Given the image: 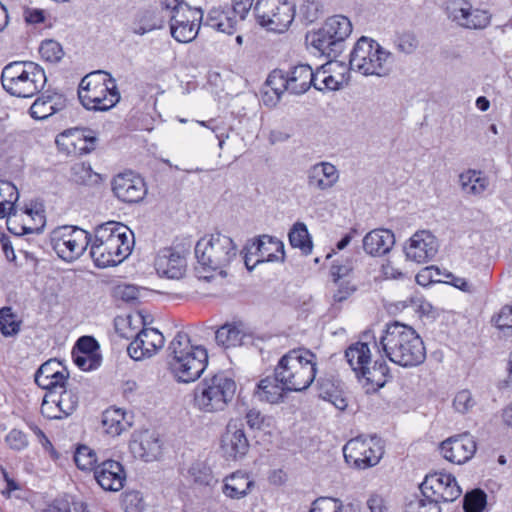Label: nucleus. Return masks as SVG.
<instances>
[{
	"label": "nucleus",
	"mask_w": 512,
	"mask_h": 512,
	"mask_svg": "<svg viewBox=\"0 0 512 512\" xmlns=\"http://www.w3.org/2000/svg\"><path fill=\"white\" fill-rule=\"evenodd\" d=\"M379 346L391 362L403 368L417 367L426 359L424 342L416 330L397 321L386 324Z\"/></svg>",
	"instance_id": "obj_1"
},
{
	"label": "nucleus",
	"mask_w": 512,
	"mask_h": 512,
	"mask_svg": "<svg viewBox=\"0 0 512 512\" xmlns=\"http://www.w3.org/2000/svg\"><path fill=\"white\" fill-rule=\"evenodd\" d=\"M126 225L109 221L98 225L91 235L90 256L99 268L121 263L131 251V240Z\"/></svg>",
	"instance_id": "obj_2"
},
{
	"label": "nucleus",
	"mask_w": 512,
	"mask_h": 512,
	"mask_svg": "<svg viewBox=\"0 0 512 512\" xmlns=\"http://www.w3.org/2000/svg\"><path fill=\"white\" fill-rule=\"evenodd\" d=\"M168 370L180 383H191L201 377L208 365L207 350L193 345L189 335L177 332L168 346Z\"/></svg>",
	"instance_id": "obj_3"
},
{
	"label": "nucleus",
	"mask_w": 512,
	"mask_h": 512,
	"mask_svg": "<svg viewBox=\"0 0 512 512\" xmlns=\"http://www.w3.org/2000/svg\"><path fill=\"white\" fill-rule=\"evenodd\" d=\"M370 344L381 351L379 339L377 340L371 330H367L362 333L359 341L345 350V358L356 376L370 386L368 390L377 391L391 377L390 369L383 358L375 360L371 365Z\"/></svg>",
	"instance_id": "obj_4"
},
{
	"label": "nucleus",
	"mask_w": 512,
	"mask_h": 512,
	"mask_svg": "<svg viewBox=\"0 0 512 512\" xmlns=\"http://www.w3.org/2000/svg\"><path fill=\"white\" fill-rule=\"evenodd\" d=\"M274 369L276 379L287 391L302 392L315 380L317 356L307 348H294L279 359Z\"/></svg>",
	"instance_id": "obj_5"
},
{
	"label": "nucleus",
	"mask_w": 512,
	"mask_h": 512,
	"mask_svg": "<svg viewBox=\"0 0 512 512\" xmlns=\"http://www.w3.org/2000/svg\"><path fill=\"white\" fill-rule=\"evenodd\" d=\"M1 84L12 96L30 98L44 88L46 75L43 68L34 62L15 61L3 68Z\"/></svg>",
	"instance_id": "obj_6"
},
{
	"label": "nucleus",
	"mask_w": 512,
	"mask_h": 512,
	"mask_svg": "<svg viewBox=\"0 0 512 512\" xmlns=\"http://www.w3.org/2000/svg\"><path fill=\"white\" fill-rule=\"evenodd\" d=\"M236 382L225 372L203 378L195 387L193 404L202 412L215 413L225 410L236 393Z\"/></svg>",
	"instance_id": "obj_7"
},
{
	"label": "nucleus",
	"mask_w": 512,
	"mask_h": 512,
	"mask_svg": "<svg viewBox=\"0 0 512 512\" xmlns=\"http://www.w3.org/2000/svg\"><path fill=\"white\" fill-rule=\"evenodd\" d=\"M78 98L87 110L108 111L120 100L117 84L105 71H94L84 76L79 84Z\"/></svg>",
	"instance_id": "obj_8"
},
{
	"label": "nucleus",
	"mask_w": 512,
	"mask_h": 512,
	"mask_svg": "<svg viewBox=\"0 0 512 512\" xmlns=\"http://www.w3.org/2000/svg\"><path fill=\"white\" fill-rule=\"evenodd\" d=\"M238 248L233 239L221 233L206 235L195 245V256L204 269L226 275L225 268L236 258Z\"/></svg>",
	"instance_id": "obj_9"
},
{
	"label": "nucleus",
	"mask_w": 512,
	"mask_h": 512,
	"mask_svg": "<svg viewBox=\"0 0 512 512\" xmlns=\"http://www.w3.org/2000/svg\"><path fill=\"white\" fill-rule=\"evenodd\" d=\"M349 64L363 75L383 77L391 70V53L375 40L362 36L350 53Z\"/></svg>",
	"instance_id": "obj_10"
},
{
	"label": "nucleus",
	"mask_w": 512,
	"mask_h": 512,
	"mask_svg": "<svg viewBox=\"0 0 512 512\" xmlns=\"http://www.w3.org/2000/svg\"><path fill=\"white\" fill-rule=\"evenodd\" d=\"M351 32L350 20L343 15H334L311 35V45L322 55L335 59L342 53L343 43Z\"/></svg>",
	"instance_id": "obj_11"
},
{
	"label": "nucleus",
	"mask_w": 512,
	"mask_h": 512,
	"mask_svg": "<svg viewBox=\"0 0 512 512\" xmlns=\"http://www.w3.org/2000/svg\"><path fill=\"white\" fill-rule=\"evenodd\" d=\"M50 245L66 262L80 258L91 242V234L78 226H58L50 233Z\"/></svg>",
	"instance_id": "obj_12"
},
{
	"label": "nucleus",
	"mask_w": 512,
	"mask_h": 512,
	"mask_svg": "<svg viewBox=\"0 0 512 512\" xmlns=\"http://www.w3.org/2000/svg\"><path fill=\"white\" fill-rule=\"evenodd\" d=\"M254 13L261 26L282 33L295 17V5L287 0H257Z\"/></svg>",
	"instance_id": "obj_13"
},
{
	"label": "nucleus",
	"mask_w": 512,
	"mask_h": 512,
	"mask_svg": "<svg viewBox=\"0 0 512 512\" xmlns=\"http://www.w3.org/2000/svg\"><path fill=\"white\" fill-rule=\"evenodd\" d=\"M384 454L383 446L376 438L361 436L350 439L343 447L345 461L354 468L367 469L379 463Z\"/></svg>",
	"instance_id": "obj_14"
},
{
	"label": "nucleus",
	"mask_w": 512,
	"mask_h": 512,
	"mask_svg": "<svg viewBox=\"0 0 512 512\" xmlns=\"http://www.w3.org/2000/svg\"><path fill=\"white\" fill-rule=\"evenodd\" d=\"M422 496L439 503L453 502L460 497L462 490L451 474L435 472L427 475L420 484Z\"/></svg>",
	"instance_id": "obj_15"
},
{
	"label": "nucleus",
	"mask_w": 512,
	"mask_h": 512,
	"mask_svg": "<svg viewBox=\"0 0 512 512\" xmlns=\"http://www.w3.org/2000/svg\"><path fill=\"white\" fill-rule=\"evenodd\" d=\"M111 189L119 201L128 204L141 202L147 194L144 179L131 170L115 175L111 180Z\"/></svg>",
	"instance_id": "obj_16"
},
{
	"label": "nucleus",
	"mask_w": 512,
	"mask_h": 512,
	"mask_svg": "<svg viewBox=\"0 0 512 512\" xmlns=\"http://www.w3.org/2000/svg\"><path fill=\"white\" fill-rule=\"evenodd\" d=\"M78 396L72 389L46 392L42 404L41 414L50 420L63 419L70 416L78 406Z\"/></svg>",
	"instance_id": "obj_17"
},
{
	"label": "nucleus",
	"mask_w": 512,
	"mask_h": 512,
	"mask_svg": "<svg viewBox=\"0 0 512 512\" xmlns=\"http://www.w3.org/2000/svg\"><path fill=\"white\" fill-rule=\"evenodd\" d=\"M476 451V440L468 432L451 436L440 444V452L443 457L447 461L457 465L468 462Z\"/></svg>",
	"instance_id": "obj_18"
},
{
	"label": "nucleus",
	"mask_w": 512,
	"mask_h": 512,
	"mask_svg": "<svg viewBox=\"0 0 512 512\" xmlns=\"http://www.w3.org/2000/svg\"><path fill=\"white\" fill-rule=\"evenodd\" d=\"M96 137L87 129L65 130L56 137L59 150L67 155L81 156L92 152L96 147Z\"/></svg>",
	"instance_id": "obj_19"
},
{
	"label": "nucleus",
	"mask_w": 512,
	"mask_h": 512,
	"mask_svg": "<svg viewBox=\"0 0 512 512\" xmlns=\"http://www.w3.org/2000/svg\"><path fill=\"white\" fill-rule=\"evenodd\" d=\"M406 258L418 264L432 260L438 252V242L429 231L414 233L404 246Z\"/></svg>",
	"instance_id": "obj_20"
},
{
	"label": "nucleus",
	"mask_w": 512,
	"mask_h": 512,
	"mask_svg": "<svg viewBox=\"0 0 512 512\" xmlns=\"http://www.w3.org/2000/svg\"><path fill=\"white\" fill-rule=\"evenodd\" d=\"M5 217L7 229L16 236L29 233L38 234L45 225V216L41 212H33L32 209H25L19 213L14 206V210H9V214Z\"/></svg>",
	"instance_id": "obj_21"
},
{
	"label": "nucleus",
	"mask_w": 512,
	"mask_h": 512,
	"mask_svg": "<svg viewBox=\"0 0 512 512\" xmlns=\"http://www.w3.org/2000/svg\"><path fill=\"white\" fill-rule=\"evenodd\" d=\"M249 447V440L243 424L234 420L229 421L221 438V449L224 456L231 460L241 459L247 454Z\"/></svg>",
	"instance_id": "obj_22"
},
{
	"label": "nucleus",
	"mask_w": 512,
	"mask_h": 512,
	"mask_svg": "<svg viewBox=\"0 0 512 512\" xmlns=\"http://www.w3.org/2000/svg\"><path fill=\"white\" fill-rule=\"evenodd\" d=\"M164 345V336L157 329L143 328L127 347L129 356L134 360H142L154 355Z\"/></svg>",
	"instance_id": "obj_23"
},
{
	"label": "nucleus",
	"mask_w": 512,
	"mask_h": 512,
	"mask_svg": "<svg viewBox=\"0 0 512 512\" xmlns=\"http://www.w3.org/2000/svg\"><path fill=\"white\" fill-rule=\"evenodd\" d=\"M94 478L103 490L117 492L124 487L126 472L119 461L107 459L94 467Z\"/></svg>",
	"instance_id": "obj_24"
},
{
	"label": "nucleus",
	"mask_w": 512,
	"mask_h": 512,
	"mask_svg": "<svg viewBox=\"0 0 512 512\" xmlns=\"http://www.w3.org/2000/svg\"><path fill=\"white\" fill-rule=\"evenodd\" d=\"M69 373L61 362L50 359L43 363L35 373V383L47 392L65 387Z\"/></svg>",
	"instance_id": "obj_25"
},
{
	"label": "nucleus",
	"mask_w": 512,
	"mask_h": 512,
	"mask_svg": "<svg viewBox=\"0 0 512 512\" xmlns=\"http://www.w3.org/2000/svg\"><path fill=\"white\" fill-rule=\"evenodd\" d=\"M157 273L169 279H180L187 268L185 256L172 247L161 249L154 262Z\"/></svg>",
	"instance_id": "obj_26"
},
{
	"label": "nucleus",
	"mask_w": 512,
	"mask_h": 512,
	"mask_svg": "<svg viewBox=\"0 0 512 512\" xmlns=\"http://www.w3.org/2000/svg\"><path fill=\"white\" fill-rule=\"evenodd\" d=\"M251 255L257 256L255 263L284 261V244L278 238L262 235L254 239L246 247Z\"/></svg>",
	"instance_id": "obj_27"
},
{
	"label": "nucleus",
	"mask_w": 512,
	"mask_h": 512,
	"mask_svg": "<svg viewBox=\"0 0 512 512\" xmlns=\"http://www.w3.org/2000/svg\"><path fill=\"white\" fill-rule=\"evenodd\" d=\"M129 449L135 458L150 462L160 454L161 442L155 432L144 430L133 434Z\"/></svg>",
	"instance_id": "obj_28"
},
{
	"label": "nucleus",
	"mask_w": 512,
	"mask_h": 512,
	"mask_svg": "<svg viewBox=\"0 0 512 512\" xmlns=\"http://www.w3.org/2000/svg\"><path fill=\"white\" fill-rule=\"evenodd\" d=\"M255 487V481L245 471H235L223 480L222 493L230 499L239 500L249 495Z\"/></svg>",
	"instance_id": "obj_29"
},
{
	"label": "nucleus",
	"mask_w": 512,
	"mask_h": 512,
	"mask_svg": "<svg viewBox=\"0 0 512 512\" xmlns=\"http://www.w3.org/2000/svg\"><path fill=\"white\" fill-rule=\"evenodd\" d=\"M161 5L168 13L170 27L188 22H198L203 16L201 9L191 8L183 0H162Z\"/></svg>",
	"instance_id": "obj_30"
},
{
	"label": "nucleus",
	"mask_w": 512,
	"mask_h": 512,
	"mask_svg": "<svg viewBox=\"0 0 512 512\" xmlns=\"http://www.w3.org/2000/svg\"><path fill=\"white\" fill-rule=\"evenodd\" d=\"M395 243L392 231L388 229H374L363 238L364 251L372 256H382L388 253Z\"/></svg>",
	"instance_id": "obj_31"
},
{
	"label": "nucleus",
	"mask_w": 512,
	"mask_h": 512,
	"mask_svg": "<svg viewBox=\"0 0 512 512\" xmlns=\"http://www.w3.org/2000/svg\"><path fill=\"white\" fill-rule=\"evenodd\" d=\"M288 78V92L300 95L305 93L311 86H314V71L307 64H298L286 71Z\"/></svg>",
	"instance_id": "obj_32"
},
{
	"label": "nucleus",
	"mask_w": 512,
	"mask_h": 512,
	"mask_svg": "<svg viewBox=\"0 0 512 512\" xmlns=\"http://www.w3.org/2000/svg\"><path fill=\"white\" fill-rule=\"evenodd\" d=\"M462 192L469 196L482 197L488 190L489 177L481 170L467 169L459 175Z\"/></svg>",
	"instance_id": "obj_33"
},
{
	"label": "nucleus",
	"mask_w": 512,
	"mask_h": 512,
	"mask_svg": "<svg viewBox=\"0 0 512 512\" xmlns=\"http://www.w3.org/2000/svg\"><path fill=\"white\" fill-rule=\"evenodd\" d=\"M318 396L330 402L335 408L344 411L348 406V400L340 383L332 378L321 377L317 380Z\"/></svg>",
	"instance_id": "obj_34"
},
{
	"label": "nucleus",
	"mask_w": 512,
	"mask_h": 512,
	"mask_svg": "<svg viewBox=\"0 0 512 512\" xmlns=\"http://www.w3.org/2000/svg\"><path fill=\"white\" fill-rule=\"evenodd\" d=\"M339 179L336 167L329 162H321L311 167L308 174V184L319 190L333 187Z\"/></svg>",
	"instance_id": "obj_35"
},
{
	"label": "nucleus",
	"mask_w": 512,
	"mask_h": 512,
	"mask_svg": "<svg viewBox=\"0 0 512 512\" xmlns=\"http://www.w3.org/2000/svg\"><path fill=\"white\" fill-rule=\"evenodd\" d=\"M241 20L231 9L212 8L206 17L205 24L217 31L232 35L237 31Z\"/></svg>",
	"instance_id": "obj_36"
},
{
	"label": "nucleus",
	"mask_w": 512,
	"mask_h": 512,
	"mask_svg": "<svg viewBox=\"0 0 512 512\" xmlns=\"http://www.w3.org/2000/svg\"><path fill=\"white\" fill-rule=\"evenodd\" d=\"M65 107V98L59 93L41 95L30 107V115L34 119H47Z\"/></svg>",
	"instance_id": "obj_37"
},
{
	"label": "nucleus",
	"mask_w": 512,
	"mask_h": 512,
	"mask_svg": "<svg viewBox=\"0 0 512 512\" xmlns=\"http://www.w3.org/2000/svg\"><path fill=\"white\" fill-rule=\"evenodd\" d=\"M288 392L285 385L276 379L274 372L273 376H267L258 382L254 395L262 402L277 404L284 400Z\"/></svg>",
	"instance_id": "obj_38"
},
{
	"label": "nucleus",
	"mask_w": 512,
	"mask_h": 512,
	"mask_svg": "<svg viewBox=\"0 0 512 512\" xmlns=\"http://www.w3.org/2000/svg\"><path fill=\"white\" fill-rule=\"evenodd\" d=\"M250 335L246 334L239 326L235 324H225L215 333V340L218 345L224 348L236 347L245 344V339Z\"/></svg>",
	"instance_id": "obj_39"
},
{
	"label": "nucleus",
	"mask_w": 512,
	"mask_h": 512,
	"mask_svg": "<svg viewBox=\"0 0 512 512\" xmlns=\"http://www.w3.org/2000/svg\"><path fill=\"white\" fill-rule=\"evenodd\" d=\"M102 426L106 434L115 437L125 430V414L121 409L110 408L102 414Z\"/></svg>",
	"instance_id": "obj_40"
},
{
	"label": "nucleus",
	"mask_w": 512,
	"mask_h": 512,
	"mask_svg": "<svg viewBox=\"0 0 512 512\" xmlns=\"http://www.w3.org/2000/svg\"><path fill=\"white\" fill-rule=\"evenodd\" d=\"M289 243L293 248H299L304 255L312 252L313 244L306 225L296 222L288 234Z\"/></svg>",
	"instance_id": "obj_41"
},
{
	"label": "nucleus",
	"mask_w": 512,
	"mask_h": 512,
	"mask_svg": "<svg viewBox=\"0 0 512 512\" xmlns=\"http://www.w3.org/2000/svg\"><path fill=\"white\" fill-rule=\"evenodd\" d=\"M460 18L464 20L463 25L471 29L485 28L491 20L488 11L482 9L460 8Z\"/></svg>",
	"instance_id": "obj_42"
},
{
	"label": "nucleus",
	"mask_w": 512,
	"mask_h": 512,
	"mask_svg": "<svg viewBox=\"0 0 512 512\" xmlns=\"http://www.w3.org/2000/svg\"><path fill=\"white\" fill-rule=\"evenodd\" d=\"M19 198V193L14 184L8 181H0V219L9 214V210H14L15 203Z\"/></svg>",
	"instance_id": "obj_43"
},
{
	"label": "nucleus",
	"mask_w": 512,
	"mask_h": 512,
	"mask_svg": "<svg viewBox=\"0 0 512 512\" xmlns=\"http://www.w3.org/2000/svg\"><path fill=\"white\" fill-rule=\"evenodd\" d=\"M21 321L13 313L11 307H2L0 309V332L3 336H14L20 331Z\"/></svg>",
	"instance_id": "obj_44"
},
{
	"label": "nucleus",
	"mask_w": 512,
	"mask_h": 512,
	"mask_svg": "<svg viewBox=\"0 0 512 512\" xmlns=\"http://www.w3.org/2000/svg\"><path fill=\"white\" fill-rule=\"evenodd\" d=\"M76 466L83 471H94L97 464V456L94 450L86 445H80L74 453Z\"/></svg>",
	"instance_id": "obj_45"
},
{
	"label": "nucleus",
	"mask_w": 512,
	"mask_h": 512,
	"mask_svg": "<svg viewBox=\"0 0 512 512\" xmlns=\"http://www.w3.org/2000/svg\"><path fill=\"white\" fill-rule=\"evenodd\" d=\"M354 261L352 258L336 259L333 261L330 268V274L333 282H339V280L353 279L352 275L354 272Z\"/></svg>",
	"instance_id": "obj_46"
},
{
	"label": "nucleus",
	"mask_w": 512,
	"mask_h": 512,
	"mask_svg": "<svg viewBox=\"0 0 512 512\" xmlns=\"http://www.w3.org/2000/svg\"><path fill=\"white\" fill-rule=\"evenodd\" d=\"M188 477L199 486H209L214 480L211 469L202 462H195L189 467Z\"/></svg>",
	"instance_id": "obj_47"
},
{
	"label": "nucleus",
	"mask_w": 512,
	"mask_h": 512,
	"mask_svg": "<svg viewBox=\"0 0 512 512\" xmlns=\"http://www.w3.org/2000/svg\"><path fill=\"white\" fill-rule=\"evenodd\" d=\"M486 503V493L481 489H474L464 496L463 508L465 512H482Z\"/></svg>",
	"instance_id": "obj_48"
},
{
	"label": "nucleus",
	"mask_w": 512,
	"mask_h": 512,
	"mask_svg": "<svg viewBox=\"0 0 512 512\" xmlns=\"http://www.w3.org/2000/svg\"><path fill=\"white\" fill-rule=\"evenodd\" d=\"M71 180L76 184L88 185L98 177L89 164L80 162L71 167Z\"/></svg>",
	"instance_id": "obj_49"
},
{
	"label": "nucleus",
	"mask_w": 512,
	"mask_h": 512,
	"mask_svg": "<svg viewBox=\"0 0 512 512\" xmlns=\"http://www.w3.org/2000/svg\"><path fill=\"white\" fill-rule=\"evenodd\" d=\"M39 53L45 61L50 63H57L64 56L61 44L52 39L44 40L41 43Z\"/></svg>",
	"instance_id": "obj_50"
},
{
	"label": "nucleus",
	"mask_w": 512,
	"mask_h": 512,
	"mask_svg": "<svg viewBox=\"0 0 512 512\" xmlns=\"http://www.w3.org/2000/svg\"><path fill=\"white\" fill-rule=\"evenodd\" d=\"M199 24L188 22L170 27L172 37L181 43L192 41L198 33Z\"/></svg>",
	"instance_id": "obj_51"
},
{
	"label": "nucleus",
	"mask_w": 512,
	"mask_h": 512,
	"mask_svg": "<svg viewBox=\"0 0 512 512\" xmlns=\"http://www.w3.org/2000/svg\"><path fill=\"white\" fill-rule=\"evenodd\" d=\"M314 88L319 91L324 90H338L340 88L341 83L332 75L327 73L325 66L320 67L314 72Z\"/></svg>",
	"instance_id": "obj_52"
},
{
	"label": "nucleus",
	"mask_w": 512,
	"mask_h": 512,
	"mask_svg": "<svg viewBox=\"0 0 512 512\" xmlns=\"http://www.w3.org/2000/svg\"><path fill=\"white\" fill-rule=\"evenodd\" d=\"M405 512H441V508L437 500L422 496L409 501Z\"/></svg>",
	"instance_id": "obj_53"
},
{
	"label": "nucleus",
	"mask_w": 512,
	"mask_h": 512,
	"mask_svg": "<svg viewBox=\"0 0 512 512\" xmlns=\"http://www.w3.org/2000/svg\"><path fill=\"white\" fill-rule=\"evenodd\" d=\"M286 71L282 69L273 70L267 80L265 85L268 88H271L272 91L282 95L285 91H288V78L285 76Z\"/></svg>",
	"instance_id": "obj_54"
},
{
	"label": "nucleus",
	"mask_w": 512,
	"mask_h": 512,
	"mask_svg": "<svg viewBox=\"0 0 512 512\" xmlns=\"http://www.w3.org/2000/svg\"><path fill=\"white\" fill-rule=\"evenodd\" d=\"M5 443L13 451H22L29 446V440L26 433L19 429H11L5 436Z\"/></svg>",
	"instance_id": "obj_55"
},
{
	"label": "nucleus",
	"mask_w": 512,
	"mask_h": 512,
	"mask_svg": "<svg viewBox=\"0 0 512 512\" xmlns=\"http://www.w3.org/2000/svg\"><path fill=\"white\" fill-rule=\"evenodd\" d=\"M334 283L337 285V290L332 295L333 304L342 303L357 290V285L353 279L339 280V282Z\"/></svg>",
	"instance_id": "obj_56"
},
{
	"label": "nucleus",
	"mask_w": 512,
	"mask_h": 512,
	"mask_svg": "<svg viewBox=\"0 0 512 512\" xmlns=\"http://www.w3.org/2000/svg\"><path fill=\"white\" fill-rule=\"evenodd\" d=\"M343 504L339 499L320 497L316 499L310 512H342Z\"/></svg>",
	"instance_id": "obj_57"
},
{
	"label": "nucleus",
	"mask_w": 512,
	"mask_h": 512,
	"mask_svg": "<svg viewBox=\"0 0 512 512\" xmlns=\"http://www.w3.org/2000/svg\"><path fill=\"white\" fill-rule=\"evenodd\" d=\"M28 427L36 435V437L38 438V440H39L42 448L44 449V451L49 454V457L53 461H57L60 458V454L54 448L52 442L46 436L44 431L40 427H38L35 423H29Z\"/></svg>",
	"instance_id": "obj_58"
},
{
	"label": "nucleus",
	"mask_w": 512,
	"mask_h": 512,
	"mask_svg": "<svg viewBox=\"0 0 512 512\" xmlns=\"http://www.w3.org/2000/svg\"><path fill=\"white\" fill-rule=\"evenodd\" d=\"M74 363L83 371H90L100 366V355H86L81 353H72Z\"/></svg>",
	"instance_id": "obj_59"
},
{
	"label": "nucleus",
	"mask_w": 512,
	"mask_h": 512,
	"mask_svg": "<svg viewBox=\"0 0 512 512\" xmlns=\"http://www.w3.org/2000/svg\"><path fill=\"white\" fill-rule=\"evenodd\" d=\"M440 270L436 266L422 268L415 276L417 284L426 287L434 282H440Z\"/></svg>",
	"instance_id": "obj_60"
},
{
	"label": "nucleus",
	"mask_w": 512,
	"mask_h": 512,
	"mask_svg": "<svg viewBox=\"0 0 512 512\" xmlns=\"http://www.w3.org/2000/svg\"><path fill=\"white\" fill-rule=\"evenodd\" d=\"M474 404L475 401L471 392L466 389L459 391L453 400V407L460 413L468 412L474 406Z\"/></svg>",
	"instance_id": "obj_61"
},
{
	"label": "nucleus",
	"mask_w": 512,
	"mask_h": 512,
	"mask_svg": "<svg viewBox=\"0 0 512 512\" xmlns=\"http://www.w3.org/2000/svg\"><path fill=\"white\" fill-rule=\"evenodd\" d=\"M492 322L498 329L502 331H512V306H503L499 313L492 318Z\"/></svg>",
	"instance_id": "obj_62"
},
{
	"label": "nucleus",
	"mask_w": 512,
	"mask_h": 512,
	"mask_svg": "<svg viewBox=\"0 0 512 512\" xmlns=\"http://www.w3.org/2000/svg\"><path fill=\"white\" fill-rule=\"evenodd\" d=\"M98 349V342L92 336H82L77 340L73 352L86 355H99L97 353Z\"/></svg>",
	"instance_id": "obj_63"
},
{
	"label": "nucleus",
	"mask_w": 512,
	"mask_h": 512,
	"mask_svg": "<svg viewBox=\"0 0 512 512\" xmlns=\"http://www.w3.org/2000/svg\"><path fill=\"white\" fill-rule=\"evenodd\" d=\"M446 277L449 279L447 281L449 284L465 293L474 294L478 292L477 287L463 277L455 276L452 273L446 274Z\"/></svg>",
	"instance_id": "obj_64"
}]
</instances>
